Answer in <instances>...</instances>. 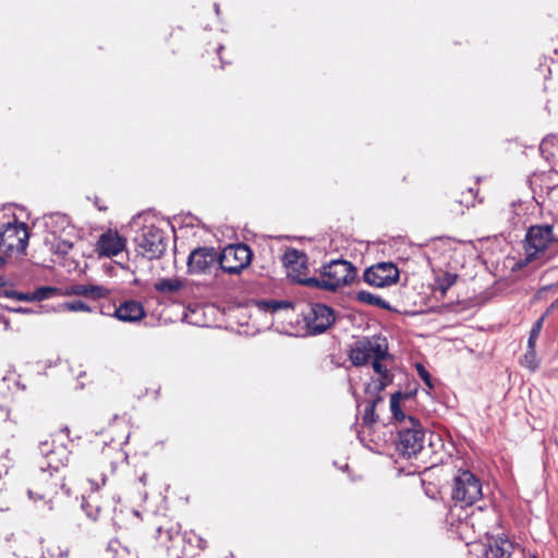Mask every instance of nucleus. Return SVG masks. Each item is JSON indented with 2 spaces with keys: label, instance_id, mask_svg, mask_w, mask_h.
Instances as JSON below:
<instances>
[{
  "label": "nucleus",
  "instance_id": "nucleus-10",
  "mask_svg": "<svg viewBox=\"0 0 558 558\" xmlns=\"http://www.w3.org/2000/svg\"><path fill=\"white\" fill-rule=\"evenodd\" d=\"M513 543L505 535L488 538L486 543L478 542L470 545L469 558H510Z\"/></svg>",
  "mask_w": 558,
  "mask_h": 558
},
{
  "label": "nucleus",
  "instance_id": "nucleus-39",
  "mask_svg": "<svg viewBox=\"0 0 558 558\" xmlns=\"http://www.w3.org/2000/svg\"><path fill=\"white\" fill-rule=\"evenodd\" d=\"M554 311H558V296L550 303L545 314H550Z\"/></svg>",
  "mask_w": 558,
  "mask_h": 558
},
{
  "label": "nucleus",
  "instance_id": "nucleus-49",
  "mask_svg": "<svg viewBox=\"0 0 558 558\" xmlns=\"http://www.w3.org/2000/svg\"><path fill=\"white\" fill-rule=\"evenodd\" d=\"M215 11L217 14H219V5L217 3H215Z\"/></svg>",
  "mask_w": 558,
  "mask_h": 558
},
{
  "label": "nucleus",
  "instance_id": "nucleus-7",
  "mask_svg": "<svg viewBox=\"0 0 558 558\" xmlns=\"http://www.w3.org/2000/svg\"><path fill=\"white\" fill-rule=\"evenodd\" d=\"M426 432L422 428L418 420L409 416V426H401L398 430L396 449L400 456L407 459L422 456Z\"/></svg>",
  "mask_w": 558,
  "mask_h": 558
},
{
  "label": "nucleus",
  "instance_id": "nucleus-30",
  "mask_svg": "<svg viewBox=\"0 0 558 558\" xmlns=\"http://www.w3.org/2000/svg\"><path fill=\"white\" fill-rule=\"evenodd\" d=\"M68 235L53 236L51 241V251L54 254L66 255L73 248V242L66 238Z\"/></svg>",
  "mask_w": 558,
  "mask_h": 558
},
{
  "label": "nucleus",
  "instance_id": "nucleus-12",
  "mask_svg": "<svg viewBox=\"0 0 558 558\" xmlns=\"http://www.w3.org/2000/svg\"><path fill=\"white\" fill-rule=\"evenodd\" d=\"M554 240L550 225H537L529 228L525 235L524 248L526 260H533L538 253L544 252Z\"/></svg>",
  "mask_w": 558,
  "mask_h": 558
},
{
  "label": "nucleus",
  "instance_id": "nucleus-27",
  "mask_svg": "<svg viewBox=\"0 0 558 558\" xmlns=\"http://www.w3.org/2000/svg\"><path fill=\"white\" fill-rule=\"evenodd\" d=\"M113 314H146L142 302L128 299L120 301L118 305H116Z\"/></svg>",
  "mask_w": 558,
  "mask_h": 558
},
{
  "label": "nucleus",
  "instance_id": "nucleus-14",
  "mask_svg": "<svg viewBox=\"0 0 558 558\" xmlns=\"http://www.w3.org/2000/svg\"><path fill=\"white\" fill-rule=\"evenodd\" d=\"M453 450L454 446L452 442L445 444L441 435L429 432L428 445H424L422 457L427 459V468H434L447 462Z\"/></svg>",
  "mask_w": 558,
  "mask_h": 558
},
{
  "label": "nucleus",
  "instance_id": "nucleus-28",
  "mask_svg": "<svg viewBox=\"0 0 558 558\" xmlns=\"http://www.w3.org/2000/svg\"><path fill=\"white\" fill-rule=\"evenodd\" d=\"M373 395H374V398L366 405L364 415H363V424L368 428H372V426L377 422L378 416L375 413V408H376L377 403H379L384 400L379 393H373Z\"/></svg>",
  "mask_w": 558,
  "mask_h": 558
},
{
  "label": "nucleus",
  "instance_id": "nucleus-50",
  "mask_svg": "<svg viewBox=\"0 0 558 558\" xmlns=\"http://www.w3.org/2000/svg\"><path fill=\"white\" fill-rule=\"evenodd\" d=\"M32 313H33L32 311H27V310L22 311V314H32Z\"/></svg>",
  "mask_w": 558,
  "mask_h": 558
},
{
  "label": "nucleus",
  "instance_id": "nucleus-38",
  "mask_svg": "<svg viewBox=\"0 0 558 558\" xmlns=\"http://www.w3.org/2000/svg\"><path fill=\"white\" fill-rule=\"evenodd\" d=\"M329 360L335 367H342L344 365V360L339 354H330Z\"/></svg>",
  "mask_w": 558,
  "mask_h": 558
},
{
  "label": "nucleus",
  "instance_id": "nucleus-42",
  "mask_svg": "<svg viewBox=\"0 0 558 558\" xmlns=\"http://www.w3.org/2000/svg\"><path fill=\"white\" fill-rule=\"evenodd\" d=\"M322 314H328V315H331V314H335L333 310L331 307H328L326 305H323V313Z\"/></svg>",
  "mask_w": 558,
  "mask_h": 558
},
{
  "label": "nucleus",
  "instance_id": "nucleus-24",
  "mask_svg": "<svg viewBox=\"0 0 558 558\" xmlns=\"http://www.w3.org/2000/svg\"><path fill=\"white\" fill-rule=\"evenodd\" d=\"M121 322L136 324L138 326H161L174 323L171 318H163L162 316H114Z\"/></svg>",
  "mask_w": 558,
  "mask_h": 558
},
{
  "label": "nucleus",
  "instance_id": "nucleus-48",
  "mask_svg": "<svg viewBox=\"0 0 558 558\" xmlns=\"http://www.w3.org/2000/svg\"><path fill=\"white\" fill-rule=\"evenodd\" d=\"M545 145H546V142H545V141H543V142H542V144H541V150H542V151H544V147H545Z\"/></svg>",
  "mask_w": 558,
  "mask_h": 558
},
{
  "label": "nucleus",
  "instance_id": "nucleus-33",
  "mask_svg": "<svg viewBox=\"0 0 558 558\" xmlns=\"http://www.w3.org/2000/svg\"><path fill=\"white\" fill-rule=\"evenodd\" d=\"M415 369L417 372V375L420 376V378L424 381V384L429 388V389H433L434 388V383H433V379H432V376L430 374L428 373V371L425 368V366L421 363H416L415 364Z\"/></svg>",
  "mask_w": 558,
  "mask_h": 558
},
{
  "label": "nucleus",
  "instance_id": "nucleus-43",
  "mask_svg": "<svg viewBox=\"0 0 558 558\" xmlns=\"http://www.w3.org/2000/svg\"><path fill=\"white\" fill-rule=\"evenodd\" d=\"M198 546L202 549H204L206 547V542L203 538H201V537H198Z\"/></svg>",
  "mask_w": 558,
  "mask_h": 558
},
{
  "label": "nucleus",
  "instance_id": "nucleus-6",
  "mask_svg": "<svg viewBox=\"0 0 558 558\" xmlns=\"http://www.w3.org/2000/svg\"><path fill=\"white\" fill-rule=\"evenodd\" d=\"M70 291L75 295L83 296L84 300L59 302L57 304V311L93 312L94 307L89 304V302H96L102 299H107L110 293L108 288L93 283L73 284L71 286Z\"/></svg>",
  "mask_w": 558,
  "mask_h": 558
},
{
  "label": "nucleus",
  "instance_id": "nucleus-45",
  "mask_svg": "<svg viewBox=\"0 0 558 558\" xmlns=\"http://www.w3.org/2000/svg\"><path fill=\"white\" fill-rule=\"evenodd\" d=\"M404 314H415V315H418V314H425V312L424 311H414V312H411V313L405 312Z\"/></svg>",
  "mask_w": 558,
  "mask_h": 558
},
{
  "label": "nucleus",
  "instance_id": "nucleus-15",
  "mask_svg": "<svg viewBox=\"0 0 558 558\" xmlns=\"http://www.w3.org/2000/svg\"><path fill=\"white\" fill-rule=\"evenodd\" d=\"M386 360H392V355L388 351V344L385 347L384 354L376 355L372 361V367L374 372L379 375V378L366 385V393H380L386 387L392 384L395 375L388 369L387 365L384 364Z\"/></svg>",
  "mask_w": 558,
  "mask_h": 558
},
{
  "label": "nucleus",
  "instance_id": "nucleus-40",
  "mask_svg": "<svg viewBox=\"0 0 558 558\" xmlns=\"http://www.w3.org/2000/svg\"><path fill=\"white\" fill-rule=\"evenodd\" d=\"M536 341H537V338L529 336L526 349L536 350Z\"/></svg>",
  "mask_w": 558,
  "mask_h": 558
},
{
  "label": "nucleus",
  "instance_id": "nucleus-22",
  "mask_svg": "<svg viewBox=\"0 0 558 558\" xmlns=\"http://www.w3.org/2000/svg\"><path fill=\"white\" fill-rule=\"evenodd\" d=\"M183 283L177 278H162L155 283V290L163 298L180 296Z\"/></svg>",
  "mask_w": 558,
  "mask_h": 558
},
{
  "label": "nucleus",
  "instance_id": "nucleus-37",
  "mask_svg": "<svg viewBox=\"0 0 558 558\" xmlns=\"http://www.w3.org/2000/svg\"><path fill=\"white\" fill-rule=\"evenodd\" d=\"M555 288H558V280L555 283L545 286L542 289H539L535 294V299H538V300L546 299L547 293L550 292Z\"/></svg>",
  "mask_w": 558,
  "mask_h": 558
},
{
  "label": "nucleus",
  "instance_id": "nucleus-5",
  "mask_svg": "<svg viewBox=\"0 0 558 558\" xmlns=\"http://www.w3.org/2000/svg\"><path fill=\"white\" fill-rule=\"evenodd\" d=\"M29 240V232L26 223L13 219L12 221H0V254L13 255L24 254Z\"/></svg>",
  "mask_w": 558,
  "mask_h": 558
},
{
  "label": "nucleus",
  "instance_id": "nucleus-35",
  "mask_svg": "<svg viewBox=\"0 0 558 558\" xmlns=\"http://www.w3.org/2000/svg\"><path fill=\"white\" fill-rule=\"evenodd\" d=\"M82 509L85 511L86 515L92 520H97L100 508L98 506H92L87 500H83Z\"/></svg>",
  "mask_w": 558,
  "mask_h": 558
},
{
  "label": "nucleus",
  "instance_id": "nucleus-23",
  "mask_svg": "<svg viewBox=\"0 0 558 558\" xmlns=\"http://www.w3.org/2000/svg\"><path fill=\"white\" fill-rule=\"evenodd\" d=\"M251 310H255L257 312H278V311H293V304L288 301H277V300H254L250 305Z\"/></svg>",
  "mask_w": 558,
  "mask_h": 558
},
{
  "label": "nucleus",
  "instance_id": "nucleus-29",
  "mask_svg": "<svg viewBox=\"0 0 558 558\" xmlns=\"http://www.w3.org/2000/svg\"><path fill=\"white\" fill-rule=\"evenodd\" d=\"M403 395L398 391L396 393H393L390 398V409H391V413L393 415V417L403 423L404 426H409V416H407L401 408H400V398L402 397Z\"/></svg>",
  "mask_w": 558,
  "mask_h": 558
},
{
  "label": "nucleus",
  "instance_id": "nucleus-20",
  "mask_svg": "<svg viewBox=\"0 0 558 558\" xmlns=\"http://www.w3.org/2000/svg\"><path fill=\"white\" fill-rule=\"evenodd\" d=\"M44 225L46 230L53 236L69 235L73 231V227L66 215L52 213L44 216Z\"/></svg>",
  "mask_w": 558,
  "mask_h": 558
},
{
  "label": "nucleus",
  "instance_id": "nucleus-4",
  "mask_svg": "<svg viewBox=\"0 0 558 558\" xmlns=\"http://www.w3.org/2000/svg\"><path fill=\"white\" fill-rule=\"evenodd\" d=\"M62 476L59 471L50 470L39 465L38 470L31 476L27 496L34 502L44 500L48 510H52V497L57 495L58 488L62 485Z\"/></svg>",
  "mask_w": 558,
  "mask_h": 558
},
{
  "label": "nucleus",
  "instance_id": "nucleus-32",
  "mask_svg": "<svg viewBox=\"0 0 558 558\" xmlns=\"http://www.w3.org/2000/svg\"><path fill=\"white\" fill-rule=\"evenodd\" d=\"M520 364L529 371L535 372L539 367L536 350L526 349V352L520 359Z\"/></svg>",
  "mask_w": 558,
  "mask_h": 558
},
{
  "label": "nucleus",
  "instance_id": "nucleus-16",
  "mask_svg": "<svg viewBox=\"0 0 558 558\" xmlns=\"http://www.w3.org/2000/svg\"><path fill=\"white\" fill-rule=\"evenodd\" d=\"M282 263L287 269L288 276L295 282L306 286L310 277L305 276L307 268V256L305 253L296 248H288L283 256Z\"/></svg>",
  "mask_w": 558,
  "mask_h": 558
},
{
  "label": "nucleus",
  "instance_id": "nucleus-41",
  "mask_svg": "<svg viewBox=\"0 0 558 558\" xmlns=\"http://www.w3.org/2000/svg\"><path fill=\"white\" fill-rule=\"evenodd\" d=\"M0 325L3 326L4 330H8L10 328V320L8 316H0Z\"/></svg>",
  "mask_w": 558,
  "mask_h": 558
},
{
  "label": "nucleus",
  "instance_id": "nucleus-46",
  "mask_svg": "<svg viewBox=\"0 0 558 558\" xmlns=\"http://www.w3.org/2000/svg\"><path fill=\"white\" fill-rule=\"evenodd\" d=\"M357 437H359L360 441L365 446V441H364V438L362 437L361 433L357 434Z\"/></svg>",
  "mask_w": 558,
  "mask_h": 558
},
{
  "label": "nucleus",
  "instance_id": "nucleus-26",
  "mask_svg": "<svg viewBox=\"0 0 558 558\" xmlns=\"http://www.w3.org/2000/svg\"><path fill=\"white\" fill-rule=\"evenodd\" d=\"M355 300L364 304L376 306L378 308L392 311L387 301L381 299L379 295L373 294L368 291L361 290L356 292Z\"/></svg>",
  "mask_w": 558,
  "mask_h": 558
},
{
  "label": "nucleus",
  "instance_id": "nucleus-19",
  "mask_svg": "<svg viewBox=\"0 0 558 558\" xmlns=\"http://www.w3.org/2000/svg\"><path fill=\"white\" fill-rule=\"evenodd\" d=\"M125 247V239L118 232L107 231L102 233L96 244V251L100 256L112 257L121 253Z\"/></svg>",
  "mask_w": 558,
  "mask_h": 558
},
{
  "label": "nucleus",
  "instance_id": "nucleus-31",
  "mask_svg": "<svg viewBox=\"0 0 558 558\" xmlns=\"http://www.w3.org/2000/svg\"><path fill=\"white\" fill-rule=\"evenodd\" d=\"M458 276L451 272H444L436 278V288L445 294L457 281Z\"/></svg>",
  "mask_w": 558,
  "mask_h": 558
},
{
  "label": "nucleus",
  "instance_id": "nucleus-2",
  "mask_svg": "<svg viewBox=\"0 0 558 558\" xmlns=\"http://www.w3.org/2000/svg\"><path fill=\"white\" fill-rule=\"evenodd\" d=\"M355 277L356 268L353 264L339 258L323 266L320 279L311 277L305 282L307 287L336 291L337 289L351 283Z\"/></svg>",
  "mask_w": 558,
  "mask_h": 558
},
{
  "label": "nucleus",
  "instance_id": "nucleus-3",
  "mask_svg": "<svg viewBox=\"0 0 558 558\" xmlns=\"http://www.w3.org/2000/svg\"><path fill=\"white\" fill-rule=\"evenodd\" d=\"M483 496L480 478L470 470H458L451 485V499L453 507L451 514L457 508L463 509L473 506Z\"/></svg>",
  "mask_w": 558,
  "mask_h": 558
},
{
  "label": "nucleus",
  "instance_id": "nucleus-47",
  "mask_svg": "<svg viewBox=\"0 0 558 558\" xmlns=\"http://www.w3.org/2000/svg\"><path fill=\"white\" fill-rule=\"evenodd\" d=\"M222 49H223V46H222V45H219V46L217 47V52H218V53H220Z\"/></svg>",
  "mask_w": 558,
  "mask_h": 558
},
{
  "label": "nucleus",
  "instance_id": "nucleus-34",
  "mask_svg": "<svg viewBox=\"0 0 558 558\" xmlns=\"http://www.w3.org/2000/svg\"><path fill=\"white\" fill-rule=\"evenodd\" d=\"M476 197V191L473 187H469L465 193H462V198L458 199L457 203L469 208L474 205Z\"/></svg>",
  "mask_w": 558,
  "mask_h": 558
},
{
  "label": "nucleus",
  "instance_id": "nucleus-17",
  "mask_svg": "<svg viewBox=\"0 0 558 558\" xmlns=\"http://www.w3.org/2000/svg\"><path fill=\"white\" fill-rule=\"evenodd\" d=\"M217 262L219 263V255L215 248L197 247L191 252L187 258V270L190 274H203Z\"/></svg>",
  "mask_w": 558,
  "mask_h": 558
},
{
  "label": "nucleus",
  "instance_id": "nucleus-21",
  "mask_svg": "<svg viewBox=\"0 0 558 558\" xmlns=\"http://www.w3.org/2000/svg\"><path fill=\"white\" fill-rule=\"evenodd\" d=\"M38 450L45 460L39 465H45L50 470H54V472L59 471L60 466L63 465L62 460L57 458V451L54 450V445L52 441H40L38 445Z\"/></svg>",
  "mask_w": 558,
  "mask_h": 558
},
{
  "label": "nucleus",
  "instance_id": "nucleus-11",
  "mask_svg": "<svg viewBox=\"0 0 558 558\" xmlns=\"http://www.w3.org/2000/svg\"><path fill=\"white\" fill-rule=\"evenodd\" d=\"M251 259L252 251L246 244L230 245L219 256V265L225 272L239 275L250 265Z\"/></svg>",
  "mask_w": 558,
  "mask_h": 558
},
{
  "label": "nucleus",
  "instance_id": "nucleus-9",
  "mask_svg": "<svg viewBox=\"0 0 558 558\" xmlns=\"http://www.w3.org/2000/svg\"><path fill=\"white\" fill-rule=\"evenodd\" d=\"M387 340L380 337H363L357 339L349 351V360L353 366H363L374 360L376 355L384 354Z\"/></svg>",
  "mask_w": 558,
  "mask_h": 558
},
{
  "label": "nucleus",
  "instance_id": "nucleus-36",
  "mask_svg": "<svg viewBox=\"0 0 558 558\" xmlns=\"http://www.w3.org/2000/svg\"><path fill=\"white\" fill-rule=\"evenodd\" d=\"M544 318L545 316H541L532 326L531 330H530V335L529 336H532V337H535L538 339L539 335H541V331L543 329V325H544Z\"/></svg>",
  "mask_w": 558,
  "mask_h": 558
},
{
  "label": "nucleus",
  "instance_id": "nucleus-52",
  "mask_svg": "<svg viewBox=\"0 0 558 558\" xmlns=\"http://www.w3.org/2000/svg\"><path fill=\"white\" fill-rule=\"evenodd\" d=\"M532 558H538V557L534 555Z\"/></svg>",
  "mask_w": 558,
  "mask_h": 558
},
{
  "label": "nucleus",
  "instance_id": "nucleus-18",
  "mask_svg": "<svg viewBox=\"0 0 558 558\" xmlns=\"http://www.w3.org/2000/svg\"><path fill=\"white\" fill-rule=\"evenodd\" d=\"M181 526L179 523L167 522L156 530V538L167 551H173L175 558L180 557V546L183 537L181 536Z\"/></svg>",
  "mask_w": 558,
  "mask_h": 558
},
{
  "label": "nucleus",
  "instance_id": "nucleus-25",
  "mask_svg": "<svg viewBox=\"0 0 558 558\" xmlns=\"http://www.w3.org/2000/svg\"><path fill=\"white\" fill-rule=\"evenodd\" d=\"M58 295H60V290L58 288L45 286L39 287L29 293H20L19 299L26 301H44Z\"/></svg>",
  "mask_w": 558,
  "mask_h": 558
},
{
  "label": "nucleus",
  "instance_id": "nucleus-1",
  "mask_svg": "<svg viewBox=\"0 0 558 558\" xmlns=\"http://www.w3.org/2000/svg\"><path fill=\"white\" fill-rule=\"evenodd\" d=\"M337 316H182L181 322L205 328H219L242 336L275 329L290 337L317 336L336 323Z\"/></svg>",
  "mask_w": 558,
  "mask_h": 558
},
{
  "label": "nucleus",
  "instance_id": "nucleus-13",
  "mask_svg": "<svg viewBox=\"0 0 558 558\" xmlns=\"http://www.w3.org/2000/svg\"><path fill=\"white\" fill-rule=\"evenodd\" d=\"M399 269L391 262H381L376 265H373L363 274L364 280L366 283L377 287H390L399 280Z\"/></svg>",
  "mask_w": 558,
  "mask_h": 558
},
{
  "label": "nucleus",
  "instance_id": "nucleus-44",
  "mask_svg": "<svg viewBox=\"0 0 558 558\" xmlns=\"http://www.w3.org/2000/svg\"><path fill=\"white\" fill-rule=\"evenodd\" d=\"M140 482L143 483L144 485L146 484V474L145 473L140 476Z\"/></svg>",
  "mask_w": 558,
  "mask_h": 558
},
{
  "label": "nucleus",
  "instance_id": "nucleus-8",
  "mask_svg": "<svg viewBox=\"0 0 558 558\" xmlns=\"http://www.w3.org/2000/svg\"><path fill=\"white\" fill-rule=\"evenodd\" d=\"M134 242L138 253L148 259L161 257L168 246L165 231L155 225L144 226L136 233Z\"/></svg>",
  "mask_w": 558,
  "mask_h": 558
},
{
  "label": "nucleus",
  "instance_id": "nucleus-51",
  "mask_svg": "<svg viewBox=\"0 0 558 558\" xmlns=\"http://www.w3.org/2000/svg\"><path fill=\"white\" fill-rule=\"evenodd\" d=\"M311 314L316 315L317 312L314 310V307L311 308Z\"/></svg>",
  "mask_w": 558,
  "mask_h": 558
}]
</instances>
